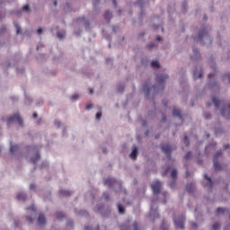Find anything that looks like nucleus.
<instances>
[{
  "mask_svg": "<svg viewBox=\"0 0 230 230\" xmlns=\"http://www.w3.org/2000/svg\"><path fill=\"white\" fill-rule=\"evenodd\" d=\"M43 73L45 75H50L51 76H57L58 70H57V69L49 70L48 68H44Z\"/></svg>",
  "mask_w": 230,
  "mask_h": 230,
  "instance_id": "nucleus-38",
  "label": "nucleus"
},
{
  "mask_svg": "<svg viewBox=\"0 0 230 230\" xmlns=\"http://www.w3.org/2000/svg\"><path fill=\"white\" fill-rule=\"evenodd\" d=\"M16 200L17 202H22V204H24V202L28 200V194H26V192H18L16 194Z\"/></svg>",
  "mask_w": 230,
  "mask_h": 230,
  "instance_id": "nucleus-26",
  "label": "nucleus"
},
{
  "mask_svg": "<svg viewBox=\"0 0 230 230\" xmlns=\"http://www.w3.org/2000/svg\"><path fill=\"white\" fill-rule=\"evenodd\" d=\"M208 64L210 69H212V71H214V73H218V67L217 66V58H215V55L210 54L208 59Z\"/></svg>",
  "mask_w": 230,
  "mask_h": 230,
  "instance_id": "nucleus-16",
  "label": "nucleus"
},
{
  "mask_svg": "<svg viewBox=\"0 0 230 230\" xmlns=\"http://www.w3.org/2000/svg\"><path fill=\"white\" fill-rule=\"evenodd\" d=\"M14 28L16 29V35H22V28L19 23L13 22Z\"/></svg>",
  "mask_w": 230,
  "mask_h": 230,
  "instance_id": "nucleus-47",
  "label": "nucleus"
},
{
  "mask_svg": "<svg viewBox=\"0 0 230 230\" xmlns=\"http://www.w3.org/2000/svg\"><path fill=\"white\" fill-rule=\"evenodd\" d=\"M192 51H193L194 59L200 60V58H201L200 50H199L197 48L193 47Z\"/></svg>",
  "mask_w": 230,
  "mask_h": 230,
  "instance_id": "nucleus-37",
  "label": "nucleus"
},
{
  "mask_svg": "<svg viewBox=\"0 0 230 230\" xmlns=\"http://www.w3.org/2000/svg\"><path fill=\"white\" fill-rule=\"evenodd\" d=\"M150 217L153 218V222L157 220V218H161V215H159V207L157 206V202L155 200H151L150 203Z\"/></svg>",
  "mask_w": 230,
  "mask_h": 230,
  "instance_id": "nucleus-12",
  "label": "nucleus"
},
{
  "mask_svg": "<svg viewBox=\"0 0 230 230\" xmlns=\"http://www.w3.org/2000/svg\"><path fill=\"white\" fill-rule=\"evenodd\" d=\"M64 58V51L59 50L58 55H54L52 58L53 62H62V59Z\"/></svg>",
  "mask_w": 230,
  "mask_h": 230,
  "instance_id": "nucleus-29",
  "label": "nucleus"
},
{
  "mask_svg": "<svg viewBox=\"0 0 230 230\" xmlns=\"http://www.w3.org/2000/svg\"><path fill=\"white\" fill-rule=\"evenodd\" d=\"M104 186L108 187V190L114 191L115 195H119V193H124V195H128V190L123 188V181L117 180L115 177H107L103 180Z\"/></svg>",
  "mask_w": 230,
  "mask_h": 230,
  "instance_id": "nucleus-2",
  "label": "nucleus"
},
{
  "mask_svg": "<svg viewBox=\"0 0 230 230\" xmlns=\"http://www.w3.org/2000/svg\"><path fill=\"white\" fill-rule=\"evenodd\" d=\"M203 118L205 119H211L213 118V115H211V112H209V111H205L203 113Z\"/></svg>",
  "mask_w": 230,
  "mask_h": 230,
  "instance_id": "nucleus-63",
  "label": "nucleus"
},
{
  "mask_svg": "<svg viewBox=\"0 0 230 230\" xmlns=\"http://www.w3.org/2000/svg\"><path fill=\"white\" fill-rule=\"evenodd\" d=\"M76 24H83L85 31H89L91 30V22L85 18V16H79L75 20Z\"/></svg>",
  "mask_w": 230,
  "mask_h": 230,
  "instance_id": "nucleus-13",
  "label": "nucleus"
},
{
  "mask_svg": "<svg viewBox=\"0 0 230 230\" xmlns=\"http://www.w3.org/2000/svg\"><path fill=\"white\" fill-rule=\"evenodd\" d=\"M105 145H107V146H112V136L108 135L105 137Z\"/></svg>",
  "mask_w": 230,
  "mask_h": 230,
  "instance_id": "nucleus-51",
  "label": "nucleus"
},
{
  "mask_svg": "<svg viewBox=\"0 0 230 230\" xmlns=\"http://www.w3.org/2000/svg\"><path fill=\"white\" fill-rule=\"evenodd\" d=\"M25 220L30 225L35 224V217H33V216H26Z\"/></svg>",
  "mask_w": 230,
  "mask_h": 230,
  "instance_id": "nucleus-54",
  "label": "nucleus"
},
{
  "mask_svg": "<svg viewBox=\"0 0 230 230\" xmlns=\"http://www.w3.org/2000/svg\"><path fill=\"white\" fill-rule=\"evenodd\" d=\"M227 209L224 207H218L216 209V215H225Z\"/></svg>",
  "mask_w": 230,
  "mask_h": 230,
  "instance_id": "nucleus-48",
  "label": "nucleus"
},
{
  "mask_svg": "<svg viewBox=\"0 0 230 230\" xmlns=\"http://www.w3.org/2000/svg\"><path fill=\"white\" fill-rule=\"evenodd\" d=\"M186 219L184 218V216H181L179 218H173V224L176 227V229L184 230L186 229L185 226Z\"/></svg>",
  "mask_w": 230,
  "mask_h": 230,
  "instance_id": "nucleus-14",
  "label": "nucleus"
},
{
  "mask_svg": "<svg viewBox=\"0 0 230 230\" xmlns=\"http://www.w3.org/2000/svg\"><path fill=\"white\" fill-rule=\"evenodd\" d=\"M117 209L119 215H125V213L127 212V208H125V205H123L122 203H117Z\"/></svg>",
  "mask_w": 230,
  "mask_h": 230,
  "instance_id": "nucleus-33",
  "label": "nucleus"
},
{
  "mask_svg": "<svg viewBox=\"0 0 230 230\" xmlns=\"http://www.w3.org/2000/svg\"><path fill=\"white\" fill-rule=\"evenodd\" d=\"M103 33V38L108 41V42H112V36L109 32H104Z\"/></svg>",
  "mask_w": 230,
  "mask_h": 230,
  "instance_id": "nucleus-55",
  "label": "nucleus"
},
{
  "mask_svg": "<svg viewBox=\"0 0 230 230\" xmlns=\"http://www.w3.org/2000/svg\"><path fill=\"white\" fill-rule=\"evenodd\" d=\"M57 37L58 39H59V40H64V39H66V33L60 31H58Z\"/></svg>",
  "mask_w": 230,
  "mask_h": 230,
  "instance_id": "nucleus-61",
  "label": "nucleus"
},
{
  "mask_svg": "<svg viewBox=\"0 0 230 230\" xmlns=\"http://www.w3.org/2000/svg\"><path fill=\"white\" fill-rule=\"evenodd\" d=\"M151 188L153 190V194L155 195V197L161 195V191L163 190V184L161 183V181L157 180L151 185Z\"/></svg>",
  "mask_w": 230,
  "mask_h": 230,
  "instance_id": "nucleus-15",
  "label": "nucleus"
},
{
  "mask_svg": "<svg viewBox=\"0 0 230 230\" xmlns=\"http://www.w3.org/2000/svg\"><path fill=\"white\" fill-rule=\"evenodd\" d=\"M150 67H152V69H161V62H159L158 59H153L150 62Z\"/></svg>",
  "mask_w": 230,
  "mask_h": 230,
  "instance_id": "nucleus-32",
  "label": "nucleus"
},
{
  "mask_svg": "<svg viewBox=\"0 0 230 230\" xmlns=\"http://www.w3.org/2000/svg\"><path fill=\"white\" fill-rule=\"evenodd\" d=\"M157 44L155 42H150L146 46L147 51H152L153 49H157Z\"/></svg>",
  "mask_w": 230,
  "mask_h": 230,
  "instance_id": "nucleus-42",
  "label": "nucleus"
},
{
  "mask_svg": "<svg viewBox=\"0 0 230 230\" xmlns=\"http://www.w3.org/2000/svg\"><path fill=\"white\" fill-rule=\"evenodd\" d=\"M224 134V128H215L214 129V135L216 137H218V136H222Z\"/></svg>",
  "mask_w": 230,
  "mask_h": 230,
  "instance_id": "nucleus-43",
  "label": "nucleus"
},
{
  "mask_svg": "<svg viewBox=\"0 0 230 230\" xmlns=\"http://www.w3.org/2000/svg\"><path fill=\"white\" fill-rule=\"evenodd\" d=\"M70 102H75L80 100V93H75L69 97Z\"/></svg>",
  "mask_w": 230,
  "mask_h": 230,
  "instance_id": "nucleus-46",
  "label": "nucleus"
},
{
  "mask_svg": "<svg viewBox=\"0 0 230 230\" xmlns=\"http://www.w3.org/2000/svg\"><path fill=\"white\" fill-rule=\"evenodd\" d=\"M66 227H68L69 229H75V221L73 219H67Z\"/></svg>",
  "mask_w": 230,
  "mask_h": 230,
  "instance_id": "nucleus-52",
  "label": "nucleus"
},
{
  "mask_svg": "<svg viewBox=\"0 0 230 230\" xmlns=\"http://www.w3.org/2000/svg\"><path fill=\"white\" fill-rule=\"evenodd\" d=\"M141 66H144V67H148V58H142L140 59Z\"/></svg>",
  "mask_w": 230,
  "mask_h": 230,
  "instance_id": "nucleus-60",
  "label": "nucleus"
},
{
  "mask_svg": "<svg viewBox=\"0 0 230 230\" xmlns=\"http://www.w3.org/2000/svg\"><path fill=\"white\" fill-rule=\"evenodd\" d=\"M203 179L207 181L204 186L206 188H209V190H213L215 186V180H213V177L209 176L208 173H205Z\"/></svg>",
  "mask_w": 230,
  "mask_h": 230,
  "instance_id": "nucleus-19",
  "label": "nucleus"
},
{
  "mask_svg": "<svg viewBox=\"0 0 230 230\" xmlns=\"http://www.w3.org/2000/svg\"><path fill=\"white\" fill-rule=\"evenodd\" d=\"M213 167L215 172H222L224 170V165L220 163V161H213Z\"/></svg>",
  "mask_w": 230,
  "mask_h": 230,
  "instance_id": "nucleus-30",
  "label": "nucleus"
},
{
  "mask_svg": "<svg viewBox=\"0 0 230 230\" xmlns=\"http://www.w3.org/2000/svg\"><path fill=\"white\" fill-rule=\"evenodd\" d=\"M192 78L193 80H202V78H204V68L202 67V65H194L192 69Z\"/></svg>",
  "mask_w": 230,
  "mask_h": 230,
  "instance_id": "nucleus-11",
  "label": "nucleus"
},
{
  "mask_svg": "<svg viewBox=\"0 0 230 230\" xmlns=\"http://www.w3.org/2000/svg\"><path fill=\"white\" fill-rule=\"evenodd\" d=\"M143 17H145V11L144 10H140V13H138V22L140 23V26H143L144 22H143Z\"/></svg>",
  "mask_w": 230,
  "mask_h": 230,
  "instance_id": "nucleus-45",
  "label": "nucleus"
},
{
  "mask_svg": "<svg viewBox=\"0 0 230 230\" xmlns=\"http://www.w3.org/2000/svg\"><path fill=\"white\" fill-rule=\"evenodd\" d=\"M45 200H51V190H47L43 194Z\"/></svg>",
  "mask_w": 230,
  "mask_h": 230,
  "instance_id": "nucleus-58",
  "label": "nucleus"
},
{
  "mask_svg": "<svg viewBox=\"0 0 230 230\" xmlns=\"http://www.w3.org/2000/svg\"><path fill=\"white\" fill-rule=\"evenodd\" d=\"M103 19H104V21H106V22L108 24L111 23V21L112 19V11H111L109 9L104 11Z\"/></svg>",
  "mask_w": 230,
  "mask_h": 230,
  "instance_id": "nucleus-28",
  "label": "nucleus"
},
{
  "mask_svg": "<svg viewBox=\"0 0 230 230\" xmlns=\"http://www.w3.org/2000/svg\"><path fill=\"white\" fill-rule=\"evenodd\" d=\"M207 87L208 89H209V91H211V89H217V91H220V83L217 80H208V82L207 83Z\"/></svg>",
  "mask_w": 230,
  "mask_h": 230,
  "instance_id": "nucleus-21",
  "label": "nucleus"
},
{
  "mask_svg": "<svg viewBox=\"0 0 230 230\" xmlns=\"http://www.w3.org/2000/svg\"><path fill=\"white\" fill-rule=\"evenodd\" d=\"M191 39L196 42H199L200 46H208V48L213 46V37H211L208 26L199 29L196 35H191Z\"/></svg>",
  "mask_w": 230,
  "mask_h": 230,
  "instance_id": "nucleus-1",
  "label": "nucleus"
},
{
  "mask_svg": "<svg viewBox=\"0 0 230 230\" xmlns=\"http://www.w3.org/2000/svg\"><path fill=\"white\" fill-rule=\"evenodd\" d=\"M188 8H190V5L188 4V0H184L181 5V13H183V15H186V13H188Z\"/></svg>",
  "mask_w": 230,
  "mask_h": 230,
  "instance_id": "nucleus-31",
  "label": "nucleus"
},
{
  "mask_svg": "<svg viewBox=\"0 0 230 230\" xmlns=\"http://www.w3.org/2000/svg\"><path fill=\"white\" fill-rule=\"evenodd\" d=\"M160 150H161V152H163V154H164L165 155V156H166V159L168 160V161H175V159H173L172 157V154H173V150H175L174 148H173V146H172V144H170V143H161L160 144Z\"/></svg>",
  "mask_w": 230,
  "mask_h": 230,
  "instance_id": "nucleus-7",
  "label": "nucleus"
},
{
  "mask_svg": "<svg viewBox=\"0 0 230 230\" xmlns=\"http://www.w3.org/2000/svg\"><path fill=\"white\" fill-rule=\"evenodd\" d=\"M58 195L62 197H71L72 192L70 190L61 189L58 190Z\"/></svg>",
  "mask_w": 230,
  "mask_h": 230,
  "instance_id": "nucleus-40",
  "label": "nucleus"
},
{
  "mask_svg": "<svg viewBox=\"0 0 230 230\" xmlns=\"http://www.w3.org/2000/svg\"><path fill=\"white\" fill-rule=\"evenodd\" d=\"M23 94H24V105H26V107H30V105H31V103H33V99L31 98V96H30L27 93H26V88H23Z\"/></svg>",
  "mask_w": 230,
  "mask_h": 230,
  "instance_id": "nucleus-25",
  "label": "nucleus"
},
{
  "mask_svg": "<svg viewBox=\"0 0 230 230\" xmlns=\"http://www.w3.org/2000/svg\"><path fill=\"white\" fill-rule=\"evenodd\" d=\"M168 74H156V84H153L154 94H159V93L166 89V80H168Z\"/></svg>",
  "mask_w": 230,
  "mask_h": 230,
  "instance_id": "nucleus-5",
  "label": "nucleus"
},
{
  "mask_svg": "<svg viewBox=\"0 0 230 230\" xmlns=\"http://www.w3.org/2000/svg\"><path fill=\"white\" fill-rule=\"evenodd\" d=\"M216 39L218 48H222V34L220 33V31L217 32Z\"/></svg>",
  "mask_w": 230,
  "mask_h": 230,
  "instance_id": "nucleus-44",
  "label": "nucleus"
},
{
  "mask_svg": "<svg viewBox=\"0 0 230 230\" xmlns=\"http://www.w3.org/2000/svg\"><path fill=\"white\" fill-rule=\"evenodd\" d=\"M212 102L216 111H218L220 115L226 119V121H230V103H227L226 105L224 104L221 108L222 101L215 95L212 96Z\"/></svg>",
  "mask_w": 230,
  "mask_h": 230,
  "instance_id": "nucleus-3",
  "label": "nucleus"
},
{
  "mask_svg": "<svg viewBox=\"0 0 230 230\" xmlns=\"http://www.w3.org/2000/svg\"><path fill=\"white\" fill-rule=\"evenodd\" d=\"M185 190L187 193H189V195H193V193L197 192V188H195V183H193V181L187 183L185 186Z\"/></svg>",
  "mask_w": 230,
  "mask_h": 230,
  "instance_id": "nucleus-23",
  "label": "nucleus"
},
{
  "mask_svg": "<svg viewBox=\"0 0 230 230\" xmlns=\"http://www.w3.org/2000/svg\"><path fill=\"white\" fill-rule=\"evenodd\" d=\"M19 150V145H13L12 142L10 143L9 152L12 155H15V153Z\"/></svg>",
  "mask_w": 230,
  "mask_h": 230,
  "instance_id": "nucleus-34",
  "label": "nucleus"
},
{
  "mask_svg": "<svg viewBox=\"0 0 230 230\" xmlns=\"http://www.w3.org/2000/svg\"><path fill=\"white\" fill-rule=\"evenodd\" d=\"M36 221L40 227H45L46 224H48V218H46V215L42 212L39 213Z\"/></svg>",
  "mask_w": 230,
  "mask_h": 230,
  "instance_id": "nucleus-18",
  "label": "nucleus"
},
{
  "mask_svg": "<svg viewBox=\"0 0 230 230\" xmlns=\"http://www.w3.org/2000/svg\"><path fill=\"white\" fill-rule=\"evenodd\" d=\"M133 6H138L140 10H143L145 8V0H136Z\"/></svg>",
  "mask_w": 230,
  "mask_h": 230,
  "instance_id": "nucleus-39",
  "label": "nucleus"
},
{
  "mask_svg": "<svg viewBox=\"0 0 230 230\" xmlns=\"http://www.w3.org/2000/svg\"><path fill=\"white\" fill-rule=\"evenodd\" d=\"M22 12L23 13H31V7L30 6V4H26L22 7Z\"/></svg>",
  "mask_w": 230,
  "mask_h": 230,
  "instance_id": "nucleus-41",
  "label": "nucleus"
},
{
  "mask_svg": "<svg viewBox=\"0 0 230 230\" xmlns=\"http://www.w3.org/2000/svg\"><path fill=\"white\" fill-rule=\"evenodd\" d=\"M55 217L57 220H58V222H62L63 220H66V218H67V215L66 214V212L63 211H56Z\"/></svg>",
  "mask_w": 230,
  "mask_h": 230,
  "instance_id": "nucleus-27",
  "label": "nucleus"
},
{
  "mask_svg": "<svg viewBox=\"0 0 230 230\" xmlns=\"http://www.w3.org/2000/svg\"><path fill=\"white\" fill-rule=\"evenodd\" d=\"M172 118H177L181 123L184 121V115H182V111L178 109L177 107H173L172 111Z\"/></svg>",
  "mask_w": 230,
  "mask_h": 230,
  "instance_id": "nucleus-17",
  "label": "nucleus"
},
{
  "mask_svg": "<svg viewBox=\"0 0 230 230\" xmlns=\"http://www.w3.org/2000/svg\"><path fill=\"white\" fill-rule=\"evenodd\" d=\"M15 121L18 123L19 127H24V119H22V117H21L19 112L8 117L7 127H10V125H12V123H15Z\"/></svg>",
  "mask_w": 230,
  "mask_h": 230,
  "instance_id": "nucleus-10",
  "label": "nucleus"
},
{
  "mask_svg": "<svg viewBox=\"0 0 230 230\" xmlns=\"http://www.w3.org/2000/svg\"><path fill=\"white\" fill-rule=\"evenodd\" d=\"M169 186L171 190H175V188H177V179H172V181L169 183Z\"/></svg>",
  "mask_w": 230,
  "mask_h": 230,
  "instance_id": "nucleus-56",
  "label": "nucleus"
},
{
  "mask_svg": "<svg viewBox=\"0 0 230 230\" xmlns=\"http://www.w3.org/2000/svg\"><path fill=\"white\" fill-rule=\"evenodd\" d=\"M26 150H28V152H35L34 155L31 157V163L37 165L39 161H40V151L39 149V146H27Z\"/></svg>",
  "mask_w": 230,
  "mask_h": 230,
  "instance_id": "nucleus-8",
  "label": "nucleus"
},
{
  "mask_svg": "<svg viewBox=\"0 0 230 230\" xmlns=\"http://www.w3.org/2000/svg\"><path fill=\"white\" fill-rule=\"evenodd\" d=\"M39 170L42 171L44 168H49V161L43 160L38 166Z\"/></svg>",
  "mask_w": 230,
  "mask_h": 230,
  "instance_id": "nucleus-35",
  "label": "nucleus"
},
{
  "mask_svg": "<svg viewBox=\"0 0 230 230\" xmlns=\"http://www.w3.org/2000/svg\"><path fill=\"white\" fill-rule=\"evenodd\" d=\"M161 195L164 197L163 204H167L168 203V191L164 190L161 191Z\"/></svg>",
  "mask_w": 230,
  "mask_h": 230,
  "instance_id": "nucleus-53",
  "label": "nucleus"
},
{
  "mask_svg": "<svg viewBox=\"0 0 230 230\" xmlns=\"http://www.w3.org/2000/svg\"><path fill=\"white\" fill-rule=\"evenodd\" d=\"M138 119H139V121L142 123V128H148V120L143 119L142 116H139V117H138Z\"/></svg>",
  "mask_w": 230,
  "mask_h": 230,
  "instance_id": "nucleus-49",
  "label": "nucleus"
},
{
  "mask_svg": "<svg viewBox=\"0 0 230 230\" xmlns=\"http://www.w3.org/2000/svg\"><path fill=\"white\" fill-rule=\"evenodd\" d=\"M220 157H222V151L219 150L213 155V161H218Z\"/></svg>",
  "mask_w": 230,
  "mask_h": 230,
  "instance_id": "nucleus-59",
  "label": "nucleus"
},
{
  "mask_svg": "<svg viewBox=\"0 0 230 230\" xmlns=\"http://www.w3.org/2000/svg\"><path fill=\"white\" fill-rule=\"evenodd\" d=\"M138 155H139V146L133 145L131 147V152L129 154V159H132V161H137Z\"/></svg>",
  "mask_w": 230,
  "mask_h": 230,
  "instance_id": "nucleus-20",
  "label": "nucleus"
},
{
  "mask_svg": "<svg viewBox=\"0 0 230 230\" xmlns=\"http://www.w3.org/2000/svg\"><path fill=\"white\" fill-rule=\"evenodd\" d=\"M182 142H183V145H185V146H190V137H188V135H184L182 138Z\"/></svg>",
  "mask_w": 230,
  "mask_h": 230,
  "instance_id": "nucleus-57",
  "label": "nucleus"
},
{
  "mask_svg": "<svg viewBox=\"0 0 230 230\" xmlns=\"http://www.w3.org/2000/svg\"><path fill=\"white\" fill-rule=\"evenodd\" d=\"M199 208L196 207L194 208V217L196 222H202L204 220V213L202 211H198Z\"/></svg>",
  "mask_w": 230,
  "mask_h": 230,
  "instance_id": "nucleus-24",
  "label": "nucleus"
},
{
  "mask_svg": "<svg viewBox=\"0 0 230 230\" xmlns=\"http://www.w3.org/2000/svg\"><path fill=\"white\" fill-rule=\"evenodd\" d=\"M187 73H188V69L186 67H181L180 69V85L182 91H186L190 89V85L188 84V79L186 78Z\"/></svg>",
  "mask_w": 230,
  "mask_h": 230,
  "instance_id": "nucleus-9",
  "label": "nucleus"
},
{
  "mask_svg": "<svg viewBox=\"0 0 230 230\" xmlns=\"http://www.w3.org/2000/svg\"><path fill=\"white\" fill-rule=\"evenodd\" d=\"M93 211L95 215H99L102 220H107V218H110L111 215H112V207L100 202L93 207Z\"/></svg>",
  "mask_w": 230,
  "mask_h": 230,
  "instance_id": "nucleus-4",
  "label": "nucleus"
},
{
  "mask_svg": "<svg viewBox=\"0 0 230 230\" xmlns=\"http://www.w3.org/2000/svg\"><path fill=\"white\" fill-rule=\"evenodd\" d=\"M220 227H221V225L219 222H215L213 225H212V229L213 230H220Z\"/></svg>",
  "mask_w": 230,
  "mask_h": 230,
  "instance_id": "nucleus-64",
  "label": "nucleus"
},
{
  "mask_svg": "<svg viewBox=\"0 0 230 230\" xmlns=\"http://www.w3.org/2000/svg\"><path fill=\"white\" fill-rule=\"evenodd\" d=\"M74 213H75V215H77V217H84V218H89V217H91V215L89 214L87 209L78 210V208H75Z\"/></svg>",
  "mask_w": 230,
  "mask_h": 230,
  "instance_id": "nucleus-22",
  "label": "nucleus"
},
{
  "mask_svg": "<svg viewBox=\"0 0 230 230\" xmlns=\"http://www.w3.org/2000/svg\"><path fill=\"white\" fill-rule=\"evenodd\" d=\"M171 179H176L179 177V171L177 170V168L172 167L171 168Z\"/></svg>",
  "mask_w": 230,
  "mask_h": 230,
  "instance_id": "nucleus-36",
  "label": "nucleus"
},
{
  "mask_svg": "<svg viewBox=\"0 0 230 230\" xmlns=\"http://www.w3.org/2000/svg\"><path fill=\"white\" fill-rule=\"evenodd\" d=\"M36 59L38 62H46V54L44 53H40L37 57Z\"/></svg>",
  "mask_w": 230,
  "mask_h": 230,
  "instance_id": "nucleus-50",
  "label": "nucleus"
},
{
  "mask_svg": "<svg viewBox=\"0 0 230 230\" xmlns=\"http://www.w3.org/2000/svg\"><path fill=\"white\" fill-rule=\"evenodd\" d=\"M152 89H154V85H150V83L148 82H145L142 87V91L145 94V98L146 100H147V102H151L154 105V107H155V94L157 93H154L152 97H150V94L152 93Z\"/></svg>",
  "mask_w": 230,
  "mask_h": 230,
  "instance_id": "nucleus-6",
  "label": "nucleus"
},
{
  "mask_svg": "<svg viewBox=\"0 0 230 230\" xmlns=\"http://www.w3.org/2000/svg\"><path fill=\"white\" fill-rule=\"evenodd\" d=\"M191 157H193V152L191 151H188L184 155L185 161H190Z\"/></svg>",
  "mask_w": 230,
  "mask_h": 230,
  "instance_id": "nucleus-62",
  "label": "nucleus"
}]
</instances>
